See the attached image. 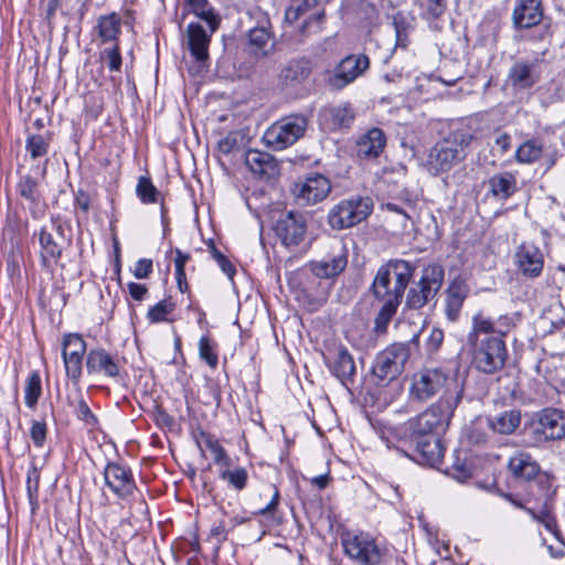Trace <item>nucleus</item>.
I'll use <instances>...</instances> for the list:
<instances>
[{"label": "nucleus", "mask_w": 565, "mask_h": 565, "mask_svg": "<svg viewBox=\"0 0 565 565\" xmlns=\"http://www.w3.org/2000/svg\"><path fill=\"white\" fill-rule=\"evenodd\" d=\"M460 399V394L456 392L440 395L437 402L406 423L397 426L383 425L379 429V436L386 444L387 448L394 447L405 456H408L401 445L413 443L415 437L436 436L445 431Z\"/></svg>", "instance_id": "1"}, {"label": "nucleus", "mask_w": 565, "mask_h": 565, "mask_svg": "<svg viewBox=\"0 0 565 565\" xmlns=\"http://www.w3.org/2000/svg\"><path fill=\"white\" fill-rule=\"evenodd\" d=\"M504 333L497 331L494 323L482 313L472 317V328L467 335L472 362L480 372L492 374L505 365L508 350Z\"/></svg>", "instance_id": "2"}, {"label": "nucleus", "mask_w": 565, "mask_h": 565, "mask_svg": "<svg viewBox=\"0 0 565 565\" xmlns=\"http://www.w3.org/2000/svg\"><path fill=\"white\" fill-rule=\"evenodd\" d=\"M475 129L462 126L454 130L447 138L438 141L428 153L427 169L433 175L450 171L467 157L466 149L475 140Z\"/></svg>", "instance_id": "3"}, {"label": "nucleus", "mask_w": 565, "mask_h": 565, "mask_svg": "<svg viewBox=\"0 0 565 565\" xmlns=\"http://www.w3.org/2000/svg\"><path fill=\"white\" fill-rule=\"evenodd\" d=\"M414 266L404 259H391L380 267L373 280L372 289L380 301L401 302L404 291L413 277Z\"/></svg>", "instance_id": "4"}, {"label": "nucleus", "mask_w": 565, "mask_h": 565, "mask_svg": "<svg viewBox=\"0 0 565 565\" xmlns=\"http://www.w3.org/2000/svg\"><path fill=\"white\" fill-rule=\"evenodd\" d=\"M448 392L461 395L456 380L439 367H426L414 373L408 388L409 398L417 402H425L439 393L446 395Z\"/></svg>", "instance_id": "5"}, {"label": "nucleus", "mask_w": 565, "mask_h": 565, "mask_svg": "<svg viewBox=\"0 0 565 565\" xmlns=\"http://www.w3.org/2000/svg\"><path fill=\"white\" fill-rule=\"evenodd\" d=\"M307 129L303 116H288L274 122L263 136L264 142L274 150H282L299 140Z\"/></svg>", "instance_id": "6"}, {"label": "nucleus", "mask_w": 565, "mask_h": 565, "mask_svg": "<svg viewBox=\"0 0 565 565\" xmlns=\"http://www.w3.org/2000/svg\"><path fill=\"white\" fill-rule=\"evenodd\" d=\"M373 202L370 198L358 196L343 200L329 212V224L332 228L343 230L364 221L372 212Z\"/></svg>", "instance_id": "7"}, {"label": "nucleus", "mask_w": 565, "mask_h": 565, "mask_svg": "<svg viewBox=\"0 0 565 565\" xmlns=\"http://www.w3.org/2000/svg\"><path fill=\"white\" fill-rule=\"evenodd\" d=\"M345 555L360 565H379L382 551L375 540L364 532H347L341 536Z\"/></svg>", "instance_id": "8"}, {"label": "nucleus", "mask_w": 565, "mask_h": 565, "mask_svg": "<svg viewBox=\"0 0 565 565\" xmlns=\"http://www.w3.org/2000/svg\"><path fill=\"white\" fill-rule=\"evenodd\" d=\"M408 356V348L405 344L394 343L376 355L372 372L380 382L388 383L403 372Z\"/></svg>", "instance_id": "9"}, {"label": "nucleus", "mask_w": 565, "mask_h": 565, "mask_svg": "<svg viewBox=\"0 0 565 565\" xmlns=\"http://www.w3.org/2000/svg\"><path fill=\"white\" fill-rule=\"evenodd\" d=\"M444 280L441 266L433 264L424 268L417 287L412 288L407 296V306L414 309L424 307L434 299L440 289Z\"/></svg>", "instance_id": "10"}, {"label": "nucleus", "mask_w": 565, "mask_h": 565, "mask_svg": "<svg viewBox=\"0 0 565 565\" xmlns=\"http://www.w3.org/2000/svg\"><path fill=\"white\" fill-rule=\"evenodd\" d=\"M370 67L365 54H350L343 57L328 77V84L334 89H342L361 77Z\"/></svg>", "instance_id": "11"}, {"label": "nucleus", "mask_w": 565, "mask_h": 565, "mask_svg": "<svg viewBox=\"0 0 565 565\" xmlns=\"http://www.w3.org/2000/svg\"><path fill=\"white\" fill-rule=\"evenodd\" d=\"M510 501L516 508L524 509L532 516L533 520L543 524L544 527L556 537V540L558 541L557 544L547 545V551L553 558L563 557L565 555V544L558 540V530L556 525V520L551 510L548 494H545L543 504L540 507H529L512 498H510Z\"/></svg>", "instance_id": "12"}, {"label": "nucleus", "mask_w": 565, "mask_h": 565, "mask_svg": "<svg viewBox=\"0 0 565 565\" xmlns=\"http://www.w3.org/2000/svg\"><path fill=\"white\" fill-rule=\"evenodd\" d=\"M532 433L537 441L555 440L565 437V412L543 409L532 423Z\"/></svg>", "instance_id": "13"}, {"label": "nucleus", "mask_w": 565, "mask_h": 565, "mask_svg": "<svg viewBox=\"0 0 565 565\" xmlns=\"http://www.w3.org/2000/svg\"><path fill=\"white\" fill-rule=\"evenodd\" d=\"M62 347L66 375L71 381L77 383L82 375L86 342L81 334L68 333L63 337Z\"/></svg>", "instance_id": "14"}, {"label": "nucleus", "mask_w": 565, "mask_h": 565, "mask_svg": "<svg viewBox=\"0 0 565 565\" xmlns=\"http://www.w3.org/2000/svg\"><path fill=\"white\" fill-rule=\"evenodd\" d=\"M124 370L122 361L105 349H93L86 356V371L90 375H99L118 381Z\"/></svg>", "instance_id": "15"}, {"label": "nucleus", "mask_w": 565, "mask_h": 565, "mask_svg": "<svg viewBox=\"0 0 565 565\" xmlns=\"http://www.w3.org/2000/svg\"><path fill=\"white\" fill-rule=\"evenodd\" d=\"M275 232L286 247L292 248L305 239L307 226L301 214L287 212L277 221Z\"/></svg>", "instance_id": "16"}, {"label": "nucleus", "mask_w": 565, "mask_h": 565, "mask_svg": "<svg viewBox=\"0 0 565 565\" xmlns=\"http://www.w3.org/2000/svg\"><path fill=\"white\" fill-rule=\"evenodd\" d=\"M129 11H126V20L117 12L102 14L97 18L93 29L94 40L102 45L119 44L122 23L129 24Z\"/></svg>", "instance_id": "17"}, {"label": "nucleus", "mask_w": 565, "mask_h": 565, "mask_svg": "<svg viewBox=\"0 0 565 565\" xmlns=\"http://www.w3.org/2000/svg\"><path fill=\"white\" fill-rule=\"evenodd\" d=\"M330 191L329 179L320 173H312L295 185L294 194L306 204H316L323 201Z\"/></svg>", "instance_id": "18"}, {"label": "nucleus", "mask_w": 565, "mask_h": 565, "mask_svg": "<svg viewBox=\"0 0 565 565\" xmlns=\"http://www.w3.org/2000/svg\"><path fill=\"white\" fill-rule=\"evenodd\" d=\"M513 259L518 270L525 277L535 278L543 270V253L533 243L520 244L515 249Z\"/></svg>", "instance_id": "19"}, {"label": "nucleus", "mask_w": 565, "mask_h": 565, "mask_svg": "<svg viewBox=\"0 0 565 565\" xmlns=\"http://www.w3.org/2000/svg\"><path fill=\"white\" fill-rule=\"evenodd\" d=\"M541 78L540 65L532 61L515 62L508 74V85L514 92H523L531 89Z\"/></svg>", "instance_id": "20"}, {"label": "nucleus", "mask_w": 565, "mask_h": 565, "mask_svg": "<svg viewBox=\"0 0 565 565\" xmlns=\"http://www.w3.org/2000/svg\"><path fill=\"white\" fill-rule=\"evenodd\" d=\"M104 479L108 488L121 499L131 495L136 488L130 469L116 462L107 463Z\"/></svg>", "instance_id": "21"}, {"label": "nucleus", "mask_w": 565, "mask_h": 565, "mask_svg": "<svg viewBox=\"0 0 565 565\" xmlns=\"http://www.w3.org/2000/svg\"><path fill=\"white\" fill-rule=\"evenodd\" d=\"M214 32H211V25L205 30L200 23L191 22L186 28L188 47L192 57L200 64L209 60V46Z\"/></svg>", "instance_id": "22"}, {"label": "nucleus", "mask_w": 565, "mask_h": 565, "mask_svg": "<svg viewBox=\"0 0 565 565\" xmlns=\"http://www.w3.org/2000/svg\"><path fill=\"white\" fill-rule=\"evenodd\" d=\"M354 119V114L348 103L329 105L323 107L319 114V122L326 130H338L349 127Z\"/></svg>", "instance_id": "23"}, {"label": "nucleus", "mask_w": 565, "mask_h": 565, "mask_svg": "<svg viewBox=\"0 0 565 565\" xmlns=\"http://www.w3.org/2000/svg\"><path fill=\"white\" fill-rule=\"evenodd\" d=\"M245 163L254 174L266 179L275 178L279 172L277 160L267 152L248 150L246 152Z\"/></svg>", "instance_id": "24"}, {"label": "nucleus", "mask_w": 565, "mask_h": 565, "mask_svg": "<svg viewBox=\"0 0 565 565\" xmlns=\"http://www.w3.org/2000/svg\"><path fill=\"white\" fill-rule=\"evenodd\" d=\"M416 457L414 458L422 465L436 466L441 462L445 448L441 439L436 436H429L416 441Z\"/></svg>", "instance_id": "25"}, {"label": "nucleus", "mask_w": 565, "mask_h": 565, "mask_svg": "<svg viewBox=\"0 0 565 565\" xmlns=\"http://www.w3.org/2000/svg\"><path fill=\"white\" fill-rule=\"evenodd\" d=\"M543 13L536 0H520L513 11V23L520 29H530L539 24Z\"/></svg>", "instance_id": "26"}, {"label": "nucleus", "mask_w": 565, "mask_h": 565, "mask_svg": "<svg viewBox=\"0 0 565 565\" xmlns=\"http://www.w3.org/2000/svg\"><path fill=\"white\" fill-rule=\"evenodd\" d=\"M468 295V287L462 280H454L446 290L445 312L449 321H456Z\"/></svg>", "instance_id": "27"}, {"label": "nucleus", "mask_w": 565, "mask_h": 565, "mask_svg": "<svg viewBox=\"0 0 565 565\" xmlns=\"http://www.w3.org/2000/svg\"><path fill=\"white\" fill-rule=\"evenodd\" d=\"M348 264L345 253L341 249L339 253L326 257L311 264L312 273L319 278H332L344 270Z\"/></svg>", "instance_id": "28"}, {"label": "nucleus", "mask_w": 565, "mask_h": 565, "mask_svg": "<svg viewBox=\"0 0 565 565\" xmlns=\"http://www.w3.org/2000/svg\"><path fill=\"white\" fill-rule=\"evenodd\" d=\"M385 135L379 128H373L363 135L358 141V154L364 158H375L384 149Z\"/></svg>", "instance_id": "29"}, {"label": "nucleus", "mask_w": 565, "mask_h": 565, "mask_svg": "<svg viewBox=\"0 0 565 565\" xmlns=\"http://www.w3.org/2000/svg\"><path fill=\"white\" fill-rule=\"evenodd\" d=\"M516 191V178L511 172L495 173L489 179V192L499 200H507Z\"/></svg>", "instance_id": "30"}, {"label": "nucleus", "mask_w": 565, "mask_h": 565, "mask_svg": "<svg viewBox=\"0 0 565 565\" xmlns=\"http://www.w3.org/2000/svg\"><path fill=\"white\" fill-rule=\"evenodd\" d=\"M40 255L44 267H52L62 255V247L55 242L53 235L45 228L39 232Z\"/></svg>", "instance_id": "31"}, {"label": "nucleus", "mask_w": 565, "mask_h": 565, "mask_svg": "<svg viewBox=\"0 0 565 565\" xmlns=\"http://www.w3.org/2000/svg\"><path fill=\"white\" fill-rule=\"evenodd\" d=\"M509 469L514 477L531 480L539 472V465L529 454L519 452L510 458Z\"/></svg>", "instance_id": "32"}, {"label": "nucleus", "mask_w": 565, "mask_h": 565, "mask_svg": "<svg viewBox=\"0 0 565 565\" xmlns=\"http://www.w3.org/2000/svg\"><path fill=\"white\" fill-rule=\"evenodd\" d=\"M311 72L310 61L300 57L290 60L281 70L280 78L285 83H299L306 79Z\"/></svg>", "instance_id": "33"}, {"label": "nucleus", "mask_w": 565, "mask_h": 565, "mask_svg": "<svg viewBox=\"0 0 565 565\" xmlns=\"http://www.w3.org/2000/svg\"><path fill=\"white\" fill-rule=\"evenodd\" d=\"M332 373L341 381L351 380L355 373V364L349 351L340 347L335 353L334 361L330 366Z\"/></svg>", "instance_id": "34"}, {"label": "nucleus", "mask_w": 565, "mask_h": 565, "mask_svg": "<svg viewBox=\"0 0 565 565\" xmlns=\"http://www.w3.org/2000/svg\"><path fill=\"white\" fill-rule=\"evenodd\" d=\"M268 21L265 19V23L253 28L248 33L249 44L253 46L255 53L267 55L274 49V42L271 33L267 28Z\"/></svg>", "instance_id": "35"}, {"label": "nucleus", "mask_w": 565, "mask_h": 565, "mask_svg": "<svg viewBox=\"0 0 565 565\" xmlns=\"http://www.w3.org/2000/svg\"><path fill=\"white\" fill-rule=\"evenodd\" d=\"M491 429L498 434H512L521 423V414L518 411L503 412L488 420Z\"/></svg>", "instance_id": "36"}, {"label": "nucleus", "mask_w": 565, "mask_h": 565, "mask_svg": "<svg viewBox=\"0 0 565 565\" xmlns=\"http://www.w3.org/2000/svg\"><path fill=\"white\" fill-rule=\"evenodd\" d=\"M186 7L195 17L211 25V32H215L220 25V18L215 14L207 0H186Z\"/></svg>", "instance_id": "37"}, {"label": "nucleus", "mask_w": 565, "mask_h": 565, "mask_svg": "<svg viewBox=\"0 0 565 565\" xmlns=\"http://www.w3.org/2000/svg\"><path fill=\"white\" fill-rule=\"evenodd\" d=\"M136 195L142 204L161 202V193L148 177H140L136 185Z\"/></svg>", "instance_id": "38"}, {"label": "nucleus", "mask_w": 565, "mask_h": 565, "mask_svg": "<svg viewBox=\"0 0 565 565\" xmlns=\"http://www.w3.org/2000/svg\"><path fill=\"white\" fill-rule=\"evenodd\" d=\"M543 153V146L537 140H526L515 152V159L520 163H533L537 161Z\"/></svg>", "instance_id": "39"}, {"label": "nucleus", "mask_w": 565, "mask_h": 565, "mask_svg": "<svg viewBox=\"0 0 565 565\" xmlns=\"http://www.w3.org/2000/svg\"><path fill=\"white\" fill-rule=\"evenodd\" d=\"M175 305L170 299H163L151 307L147 313V319L151 323L170 321V315L174 311Z\"/></svg>", "instance_id": "40"}, {"label": "nucleus", "mask_w": 565, "mask_h": 565, "mask_svg": "<svg viewBox=\"0 0 565 565\" xmlns=\"http://www.w3.org/2000/svg\"><path fill=\"white\" fill-rule=\"evenodd\" d=\"M99 52V58L105 63L110 72H120L122 57L119 44L103 45Z\"/></svg>", "instance_id": "41"}, {"label": "nucleus", "mask_w": 565, "mask_h": 565, "mask_svg": "<svg viewBox=\"0 0 565 565\" xmlns=\"http://www.w3.org/2000/svg\"><path fill=\"white\" fill-rule=\"evenodd\" d=\"M42 393L41 377L39 373H32L25 383L24 402L30 408H34Z\"/></svg>", "instance_id": "42"}, {"label": "nucleus", "mask_w": 565, "mask_h": 565, "mask_svg": "<svg viewBox=\"0 0 565 565\" xmlns=\"http://www.w3.org/2000/svg\"><path fill=\"white\" fill-rule=\"evenodd\" d=\"M203 444L205 448L213 456L214 462L221 466H230L231 458L227 456L225 449L221 446L220 441L212 435H203Z\"/></svg>", "instance_id": "43"}, {"label": "nucleus", "mask_w": 565, "mask_h": 565, "mask_svg": "<svg viewBox=\"0 0 565 565\" xmlns=\"http://www.w3.org/2000/svg\"><path fill=\"white\" fill-rule=\"evenodd\" d=\"M39 486L40 472L38 468L34 465H32L26 476V492L33 512L39 508Z\"/></svg>", "instance_id": "44"}, {"label": "nucleus", "mask_w": 565, "mask_h": 565, "mask_svg": "<svg viewBox=\"0 0 565 565\" xmlns=\"http://www.w3.org/2000/svg\"><path fill=\"white\" fill-rule=\"evenodd\" d=\"M220 478L226 481L233 489L242 491L247 484L248 472L243 467L233 470L227 469L221 472Z\"/></svg>", "instance_id": "45"}, {"label": "nucleus", "mask_w": 565, "mask_h": 565, "mask_svg": "<svg viewBox=\"0 0 565 565\" xmlns=\"http://www.w3.org/2000/svg\"><path fill=\"white\" fill-rule=\"evenodd\" d=\"M17 190L22 198L32 203H38L40 200L38 181L31 175L22 177L17 184Z\"/></svg>", "instance_id": "46"}, {"label": "nucleus", "mask_w": 565, "mask_h": 565, "mask_svg": "<svg viewBox=\"0 0 565 565\" xmlns=\"http://www.w3.org/2000/svg\"><path fill=\"white\" fill-rule=\"evenodd\" d=\"M383 305L377 313L375 319V327L377 331H383L386 329L387 324L392 320L393 316L396 313V310L401 302H396V300L382 301Z\"/></svg>", "instance_id": "47"}, {"label": "nucleus", "mask_w": 565, "mask_h": 565, "mask_svg": "<svg viewBox=\"0 0 565 565\" xmlns=\"http://www.w3.org/2000/svg\"><path fill=\"white\" fill-rule=\"evenodd\" d=\"M199 353L200 358L206 362V364L215 369L218 364V356L215 352L214 344L209 337L203 335L199 341Z\"/></svg>", "instance_id": "48"}, {"label": "nucleus", "mask_w": 565, "mask_h": 565, "mask_svg": "<svg viewBox=\"0 0 565 565\" xmlns=\"http://www.w3.org/2000/svg\"><path fill=\"white\" fill-rule=\"evenodd\" d=\"M26 150L35 159L44 156L49 150V140L42 135H31L26 139Z\"/></svg>", "instance_id": "49"}, {"label": "nucleus", "mask_w": 565, "mask_h": 565, "mask_svg": "<svg viewBox=\"0 0 565 565\" xmlns=\"http://www.w3.org/2000/svg\"><path fill=\"white\" fill-rule=\"evenodd\" d=\"M47 428L43 420H32L30 437L36 448H42L46 439Z\"/></svg>", "instance_id": "50"}, {"label": "nucleus", "mask_w": 565, "mask_h": 565, "mask_svg": "<svg viewBox=\"0 0 565 565\" xmlns=\"http://www.w3.org/2000/svg\"><path fill=\"white\" fill-rule=\"evenodd\" d=\"M433 82L431 77L418 78L415 88L409 92L412 98L415 100H428L431 97L429 88Z\"/></svg>", "instance_id": "51"}, {"label": "nucleus", "mask_w": 565, "mask_h": 565, "mask_svg": "<svg viewBox=\"0 0 565 565\" xmlns=\"http://www.w3.org/2000/svg\"><path fill=\"white\" fill-rule=\"evenodd\" d=\"M394 26L396 33V45L405 49L408 44L407 40V26L405 19L401 13L394 17Z\"/></svg>", "instance_id": "52"}, {"label": "nucleus", "mask_w": 565, "mask_h": 565, "mask_svg": "<svg viewBox=\"0 0 565 565\" xmlns=\"http://www.w3.org/2000/svg\"><path fill=\"white\" fill-rule=\"evenodd\" d=\"M279 499H280L279 490L276 487H274V493H273L270 501L266 504V507L259 509L256 512L257 515H263V516L269 518L267 525H271L275 523L274 512L279 504Z\"/></svg>", "instance_id": "53"}, {"label": "nucleus", "mask_w": 565, "mask_h": 565, "mask_svg": "<svg viewBox=\"0 0 565 565\" xmlns=\"http://www.w3.org/2000/svg\"><path fill=\"white\" fill-rule=\"evenodd\" d=\"M75 412H76L77 418L85 422L87 425L93 426L96 424V422H97L96 417L94 416L89 406L83 398L78 399V402L76 404Z\"/></svg>", "instance_id": "54"}, {"label": "nucleus", "mask_w": 565, "mask_h": 565, "mask_svg": "<svg viewBox=\"0 0 565 565\" xmlns=\"http://www.w3.org/2000/svg\"><path fill=\"white\" fill-rule=\"evenodd\" d=\"M212 255H213V258L215 259V262L217 263V265L220 266V268L222 269V271L230 279H233V277L236 273L234 265L215 247H213V249H212Z\"/></svg>", "instance_id": "55"}, {"label": "nucleus", "mask_w": 565, "mask_h": 565, "mask_svg": "<svg viewBox=\"0 0 565 565\" xmlns=\"http://www.w3.org/2000/svg\"><path fill=\"white\" fill-rule=\"evenodd\" d=\"M174 266H175V278L178 280L180 289H182V280L185 279L184 266L189 259V255L183 254L180 249L175 250Z\"/></svg>", "instance_id": "56"}, {"label": "nucleus", "mask_w": 565, "mask_h": 565, "mask_svg": "<svg viewBox=\"0 0 565 565\" xmlns=\"http://www.w3.org/2000/svg\"><path fill=\"white\" fill-rule=\"evenodd\" d=\"M134 276L138 279H145L152 273V260L147 258L139 259L134 267Z\"/></svg>", "instance_id": "57"}, {"label": "nucleus", "mask_w": 565, "mask_h": 565, "mask_svg": "<svg viewBox=\"0 0 565 565\" xmlns=\"http://www.w3.org/2000/svg\"><path fill=\"white\" fill-rule=\"evenodd\" d=\"M449 475L459 482H465L471 477V469L465 463H455Z\"/></svg>", "instance_id": "58"}, {"label": "nucleus", "mask_w": 565, "mask_h": 565, "mask_svg": "<svg viewBox=\"0 0 565 565\" xmlns=\"http://www.w3.org/2000/svg\"><path fill=\"white\" fill-rule=\"evenodd\" d=\"M444 341V331L439 328H434L427 339V349L430 352H435L439 349Z\"/></svg>", "instance_id": "59"}, {"label": "nucleus", "mask_w": 565, "mask_h": 565, "mask_svg": "<svg viewBox=\"0 0 565 565\" xmlns=\"http://www.w3.org/2000/svg\"><path fill=\"white\" fill-rule=\"evenodd\" d=\"M237 147L236 134H228L226 137L218 141V149L223 153H230Z\"/></svg>", "instance_id": "60"}, {"label": "nucleus", "mask_w": 565, "mask_h": 565, "mask_svg": "<svg viewBox=\"0 0 565 565\" xmlns=\"http://www.w3.org/2000/svg\"><path fill=\"white\" fill-rule=\"evenodd\" d=\"M85 110L90 116L97 117L103 110L102 102L96 99L94 96H87L85 98Z\"/></svg>", "instance_id": "61"}, {"label": "nucleus", "mask_w": 565, "mask_h": 565, "mask_svg": "<svg viewBox=\"0 0 565 565\" xmlns=\"http://www.w3.org/2000/svg\"><path fill=\"white\" fill-rule=\"evenodd\" d=\"M127 288L131 298L137 301H141L147 294L146 286L138 282H129Z\"/></svg>", "instance_id": "62"}, {"label": "nucleus", "mask_w": 565, "mask_h": 565, "mask_svg": "<svg viewBox=\"0 0 565 565\" xmlns=\"http://www.w3.org/2000/svg\"><path fill=\"white\" fill-rule=\"evenodd\" d=\"M511 143V137L507 132H499L494 139V146L503 154L505 153Z\"/></svg>", "instance_id": "63"}, {"label": "nucleus", "mask_w": 565, "mask_h": 565, "mask_svg": "<svg viewBox=\"0 0 565 565\" xmlns=\"http://www.w3.org/2000/svg\"><path fill=\"white\" fill-rule=\"evenodd\" d=\"M75 201H76V205L84 212H87L89 210V196L83 192V191H79L77 194H76V198H75Z\"/></svg>", "instance_id": "64"}]
</instances>
